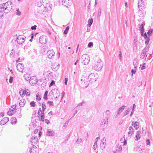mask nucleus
I'll return each instance as SVG.
<instances>
[{
  "label": "nucleus",
  "mask_w": 153,
  "mask_h": 153,
  "mask_svg": "<svg viewBox=\"0 0 153 153\" xmlns=\"http://www.w3.org/2000/svg\"><path fill=\"white\" fill-rule=\"evenodd\" d=\"M30 153H38L37 147L34 145H33L30 148Z\"/></svg>",
  "instance_id": "obj_13"
},
{
  "label": "nucleus",
  "mask_w": 153,
  "mask_h": 153,
  "mask_svg": "<svg viewBox=\"0 0 153 153\" xmlns=\"http://www.w3.org/2000/svg\"><path fill=\"white\" fill-rule=\"evenodd\" d=\"M36 2V6L38 7L41 6L43 3V0H37Z\"/></svg>",
  "instance_id": "obj_20"
},
{
  "label": "nucleus",
  "mask_w": 153,
  "mask_h": 153,
  "mask_svg": "<svg viewBox=\"0 0 153 153\" xmlns=\"http://www.w3.org/2000/svg\"><path fill=\"white\" fill-rule=\"evenodd\" d=\"M16 104L13 105L11 107V108H12L11 109H13L15 111V110L16 108Z\"/></svg>",
  "instance_id": "obj_61"
},
{
  "label": "nucleus",
  "mask_w": 153,
  "mask_h": 153,
  "mask_svg": "<svg viewBox=\"0 0 153 153\" xmlns=\"http://www.w3.org/2000/svg\"><path fill=\"white\" fill-rule=\"evenodd\" d=\"M3 11L0 10V18L2 19L3 17Z\"/></svg>",
  "instance_id": "obj_54"
},
{
  "label": "nucleus",
  "mask_w": 153,
  "mask_h": 153,
  "mask_svg": "<svg viewBox=\"0 0 153 153\" xmlns=\"http://www.w3.org/2000/svg\"><path fill=\"white\" fill-rule=\"evenodd\" d=\"M46 135L49 136H53L55 135V132L52 130L48 129L46 133Z\"/></svg>",
  "instance_id": "obj_15"
},
{
  "label": "nucleus",
  "mask_w": 153,
  "mask_h": 153,
  "mask_svg": "<svg viewBox=\"0 0 153 153\" xmlns=\"http://www.w3.org/2000/svg\"><path fill=\"white\" fill-rule=\"evenodd\" d=\"M17 111L15 112L16 116L18 118H20L22 117V115L21 113V110L20 108H19L16 109Z\"/></svg>",
  "instance_id": "obj_14"
},
{
  "label": "nucleus",
  "mask_w": 153,
  "mask_h": 153,
  "mask_svg": "<svg viewBox=\"0 0 153 153\" xmlns=\"http://www.w3.org/2000/svg\"><path fill=\"white\" fill-rule=\"evenodd\" d=\"M38 142V138L36 136L32 137L31 139V143L32 145H34L36 144Z\"/></svg>",
  "instance_id": "obj_11"
},
{
  "label": "nucleus",
  "mask_w": 153,
  "mask_h": 153,
  "mask_svg": "<svg viewBox=\"0 0 153 153\" xmlns=\"http://www.w3.org/2000/svg\"><path fill=\"white\" fill-rule=\"evenodd\" d=\"M36 99L38 100H40L41 99V96L38 94L36 95Z\"/></svg>",
  "instance_id": "obj_43"
},
{
  "label": "nucleus",
  "mask_w": 153,
  "mask_h": 153,
  "mask_svg": "<svg viewBox=\"0 0 153 153\" xmlns=\"http://www.w3.org/2000/svg\"><path fill=\"white\" fill-rule=\"evenodd\" d=\"M12 7V3L10 1L0 4V10L3 11L5 13H9Z\"/></svg>",
  "instance_id": "obj_1"
},
{
  "label": "nucleus",
  "mask_w": 153,
  "mask_h": 153,
  "mask_svg": "<svg viewBox=\"0 0 153 153\" xmlns=\"http://www.w3.org/2000/svg\"><path fill=\"white\" fill-rule=\"evenodd\" d=\"M145 54H143V53H141V54L140 55V58L141 59H143L145 57Z\"/></svg>",
  "instance_id": "obj_60"
},
{
  "label": "nucleus",
  "mask_w": 153,
  "mask_h": 153,
  "mask_svg": "<svg viewBox=\"0 0 153 153\" xmlns=\"http://www.w3.org/2000/svg\"><path fill=\"white\" fill-rule=\"evenodd\" d=\"M106 141V139L105 137H104L103 139H102V145H104V143Z\"/></svg>",
  "instance_id": "obj_62"
},
{
  "label": "nucleus",
  "mask_w": 153,
  "mask_h": 153,
  "mask_svg": "<svg viewBox=\"0 0 153 153\" xmlns=\"http://www.w3.org/2000/svg\"><path fill=\"white\" fill-rule=\"evenodd\" d=\"M83 81L84 82V83L86 85V86H85V88H86L87 87L89 83L88 82V81H85V79H84V80H83Z\"/></svg>",
  "instance_id": "obj_46"
},
{
  "label": "nucleus",
  "mask_w": 153,
  "mask_h": 153,
  "mask_svg": "<svg viewBox=\"0 0 153 153\" xmlns=\"http://www.w3.org/2000/svg\"><path fill=\"white\" fill-rule=\"evenodd\" d=\"M97 76V75H95L93 73L91 74L88 76V78L89 79V83H91L96 81Z\"/></svg>",
  "instance_id": "obj_4"
},
{
  "label": "nucleus",
  "mask_w": 153,
  "mask_h": 153,
  "mask_svg": "<svg viewBox=\"0 0 153 153\" xmlns=\"http://www.w3.org/2000/svg\"><path fill=\"white\" fill-rule=\"evenodd\" d=\"M9 121V118L8 117H5L4 118L0 121V124L1 125H3L5 124Z\"/></svg>",
  "instance_id": "obj_17"
},
{
  "label": "nucleus",
  "mask_w": 153,
  "mask_h": 153,
  "mask_svg": "<svg viewBox=\"0 0 153 153\" xmlns=\"http://www.w3.org/2000/svg\"><path fill=\"white\" fill-rule=\"evenodd\" d=\"M36 25L32 26L31 27V29L32 30H34L36 29Z\"/></svg>",
  "instance_id": "obj_63"
},
{
  "label": "nucleus",
  "mask_w": 153,
  "mask_h": 153,
  "mask_svg": "<svg viewBox=\"0 0 153 153\" xmlns=\"http://www.w3.org/2000/svg\"><path fill=\"white\" fill-rule=\"evenodd\" d=\"M136 69H132L131 70L132 75H133V74H134L136 72Z\"/></svg>",
  "instance_id": "obj_59"
},
{
  "label": "nucleus",
  "mask_w": 153,
  "mask_h": 153,
  "mask_svg": "<svg viewBox=\"0 0 153 153\" xmlns=\"http://www.w3.org/2000/svg\"><path fill=\"white\" fill-rule=\"evenodd\" d=\"M55 53L54 51L52 50L48 51L47 53V55L49 59H51L53 58L54 56Z\"/></svg>",
  "instance_id": "obj_8"
},
{
  "label": "nucleus",
  "mask_w": 153,
  "mask_h": 153,
  "mask_svg": "<svg viewBox=\"0 0 153 153\" xmlns=\"http://www.w3.org/2000/svg\"><path fill=\"white\" fill-rule=\"evenodd\" d=\"M132 126L135 128H136V129H137L138 128V127H136V126H138L139 123L137 122H134L133 121L132 123Z\"/></svg>",
  "instance_id": "obj_30"
},
{
  "label": "nucleus",
  "mask_w": 153,
  "mask_h": 153,
  "mask_svg": "<svg viewBox=\"0 0 153 153\" xmlns=\"http://www.w3.org/2000/svg\"><path fill=\"white\" fill-rule=\"evenodd\" d=\"M11 123L12 124H15L16 123L17 120L16 118L14 117H12L11 119Z\"/></svg>",
  "instance_id": "obj_27"
},
{
  "label": "nucleus",
  "mask_w": 153,
  "mask_h": 153,
  "mask_svg": "<svg viewBox=\"0 0 153 153\" xmlns=\"http://www.w3.org/2000/svg\"><path fill=\"white\" fill-rule=\"evenodd\" d=\"M30 84L31 85H34L37 83V79L36 76H33L30 78Z\"/></svg>",
  "instance_id": "obj_7"
},
{
  "label": "nucleus",
  "mask_w": 153,
  "mask_h": 153,
  "mask_svg": "<svg viewBox=\"0 0 153 153\" xmlns=\"http://www.w3.org/2000/svg\"><path fill=\"white\" fill-rule=\"evenodd\" d=\"M16 15L18 16L20 15L21 14V12L19 11V8H17L16 11Z\"/></svg>",
  "instance_id": "obj_41"
},
{
  "label": "nucleus",
  "mask_w": 153,
  "mask_h": 153,
  "mask_svg": "<svg viewBox=\"0 0 153 153\" xmlns=\"http://www.w3.org/2000/svg\"><path fill=\"white\" fill-rule=\"evenodd\" d=\"M46 31L47 33L51 35V30H49V29L47 28L46 29Z\"/></svg>",
  "instance_id": "obj_50"
},
{
  "label": "nucleus",
  "mask_w": 153,
  "mask_h": 153,
  "mask_svg": "<svg viewBox=\"0 0 153 153\" xmlns=\"http://www.w3.org/2000/svg\"><path fill=\"white\" fill-rule=\"evenodd\" d=\"M146 5L145 3L143 0H140L139 1L138 3V6L139 9L140 10L143 8L144 6Z\"/></svg>",
  "instance_id": "obj_9"
},
{
  "label": "nucleus",
  "mask_w": 153,
  "mask_h": 153,
  "mask_svg": "<svg viewBox=\"0 0 153 153\" xmlns=\"http://www.w3.org/2000/svg\"><path fill=\"white\" fill-rule=\"evenodd\" d=\"M131 109V108H128L127 109L125 112V113L124 114V115H123V116H125L126 115H127Z\"/></svg>",
  "instance_id": "obj_35"
},
{
  "label": "nucleus",
  "mask_w": 153,
  "mask_h": 153,
  "mask_svg": "<svg viewBox=\"0 0 153 153\" xmlns=\"http://www.w3.org/2000/svg\"><path fill=\"white\" fill-rule=\"evenodd\" d=\"M137 61L138 60L137 59H135L134 61L133 65L134 66V69H136L138 65Z\"/></svg>",
  "instance_id": "obj_28"
},
{
  "label": "nucleus",
  "mask_w": 153,
  "mask_h": 153,
  "mask_svg": "<svg viewBox=\"0 0 153 153\" xmlns=\"http://www.w3.org/2000/svg\"><path fill=\"white\" fill-rule=\"evenodd\" d=\"M47 104L49 105V106H53L54 105L53 102L52 101H48L47 102Z\"/></svg>",
  "instance_id": "obj_44"
},
{
  "label": "nucleus",
  "mask_w": 153,
  "mask_h": 153,
  "mask_svg": "<svg viewBox=\"0 0 153 153\" xmlns=\"http://www.w3.org/2000/svg\"><path fill=\"white\" fill-rule=\"evenodd\" d=\"M55 83V82L53 80H52L50 85V86H51L54 85Z\"/></svg>",
  "instance_id": "obj_56"
},
{
  "label": "nucleus",
  "mask_w": 153,
  "mask_h": 153,
  "mask_svg": "<svg viewBox=\"0 0 153 153\" xmlns=\"http://www.w3.org/2000/svg\"><path fill=\"white\" fill-rule=\"evenodd\" d=\"M103 62L101 59H99L94 64V69L97 71H100L102 68Z\"/></svg>",
  "instance_id": "obj_2"
},
{
  "label": "nucleus",
  "mask_w": 153,
  "mask_h": 153,
  "mask_svg": "<svg viewBox=\"0 0 153 153\" xmlns=\"http://www.w3.org/2000/svg\"><path fill=\"white\" fill-rule=\"evenodd\" d=\"M80 60L82 61V63L84 65L88 64L89 62V57L86 54H84L81 56Z\"/></svg>",
  "instance_id": "obj_3"
},
{
  "label": "nucleus",
  "mask_w": 153,
  "mask_h": 153,
  "mask_svg": "<svg viewBox=\"0 0 153 153\" xmlns=\"http://www.w3.org/2000/svg\"><path fill=\"white\" fill-rule=\"evenodd\" d=\"M9 109L10 110L8 111L7 112V114L8 115L11 116L15 114V112L14 111V110L13 109H11L10 108Z\"/></svg>",
  "instance_id": "obj_26"
},
{
  "label": "nucleus",
  "mask_w": 153,
  "mask_h": 153,
  "mask_svg": "<svg viewBox=\"0 0 153 153\" xmlns=\"http://www.w3.org/2000/svg\"><path fill=\"white\" fill-rule=\"evenodd\" d=\"M142 36H144V38L146 40L145 41V44L147 45L150 40V36H148L146 33H145Z\"/></svg>",
  "instance_id": "obj_16"
},
{
  "label": "nucleus",
  "mask_w": 153,
  "mask_h": 153,
  "mask_svg": "<svg viewBox=\"0 0 153 153\" xmlns=\"http://www.w3.org/2000/svg\"><path fill=\"white\" fill-rule=\"evenodd\" d=\"M48 91H46L45 92L44 94L43 98L45 100H46L48 99L47 97H48Z\"/></svg>",
  "instance_id": "obj_37"
},
{
  "label": "nucleus",
  "mask_w": 153,
  "mask_h": 153,
  "mask_svg": "<svg viewBox=\"0 0 153 153\" xmlns=\"http://www.w3.org/2000/svg\"><path fill=\"white\" fill-rule=\"evenodd\" d=\"M93 43L92 42H90L88 44V46L89 48L93 46Z\"/></svg>",
  "instance_id": "obj_49"
},
{
  "label": "nucleus",
  "mask_w": 153,
  "mask_h": 153,
  "mask_svg": "<svg viewBox=\"0 0 153 153\" xmlns=\"http://www.w3.org/2000/svg\"><path fill=\"white\" fill-rule=\"evenodd\" d=\"M153 31V29H150L148 30V31L147 32V34H148L149 36H150L152 34Z\"/></svg>",
  "instance_id": "obj_33"
},
{
  "label": "nucleus",
  "mask_w": 153,
  "mask_h": 153,
  "mask_svg": "<svg viewBox=\"0 0 153 153\" xmlns=\"http://www.w3.org/2000/svg\"><path fill=\"white\" fill-rule=\"evenodd\" d=\"M110 113H111V112L109 110H107L106 111L105 114L106 115H109L110 114Z\"/></svg>",
  "instance_id": "obj_52"
},
{
  "label": "nucleus",
  "mask_w": 153,
  "mask_h": 153,
  "mask_svg": "<svg viewBox=\"0 0 153 153\" xmlns=\"http://www.w3.org/2000/svg\"><path fill=\"white\" fill-rule=\"evenodd\" d=\"M26 102L25 100L22 99L20 100L19 103V105L20 107H23L25 104Z\"/></svg>",
  "instance_id": "obj_24"
},
{
  "label": "nucleus",
  "mask_w": 153,
  "mask_h": 153,
  "mask_svg": "<svg viewBox=\"0 0 153 153\" xmlns=\"http://www.w3.org/2000/svg\"><path fill=\"white\" fill-rule=\"evenodd\" d=\"M140 132L139 131H137V135L136 136V137L137 140H138L140 137Z\"/></svg>",
  "instance_id": "obj_29"
},
{
  "label": "nucleus",
  "mask_w": 153,
  "mask_h": 153,
  "mask_svg": "<svg viewBox=\"0 0 153 153\" xmlns=\"http://www.w3.org/2000/svg\"><path fill=\"white\" fill-rule=\"evenodd\" d=\"M82 141L81 138L80 137H78L76 141V143L78 144H80Z\"/></svg>",
  "instance_id": "obj_42"
},
{
  "label": "nucleus",
  "mask_w": 153,
  "mask_h": 153,
  "mask_svg": "<svg viewBox=\"0 0 153 153\" xmlns=\"http://www.w3.org/2000/svg\"><path fill=\"white\" fill-rule=\"evenodd\" d=\"M69 120H68L65 123V124L63 125V126L66 127L68 125V123L69 122Z\"/></svg>",
  "instance_id": "obj_53"
},
{
  "label": "nucleus",
  "mask_w": 153,
  "mask_h": 153,
  "mask_svg": "<svg viewBox=\"0 0 153 153\" xmlns=\"http://www.w3.org/2000/svg\"><path fill=\"white\" fill-rule=\"evenodd\" d=\"M25 36H23L20 35L17 38L16 41L18 44H22L25 41Z\"/></svg>",
  "instance_id": "obj_5"
},
{
  "label": "nucleus",
  "mask_w": 153,
  "mask_h": 153,
  "mask_svg": "<svg viewBox=\"0 0 153 153\" xmlns=\"http://www.w3.org/2000/svg\"><path fill=\"white\" fill-rule=\"evenodd\" d=\"M41 117V120L42 121H44V120L45 116H44V113L43 112H42L41 114L39 115Z\"/></svg>",
  "instance_id": "obj_32"
},
{
  "label": "nucleus",
  "mask_w": 153,
  "mask_h": 153,
  "mask_svg": "<svg viewBox=\"0 0 153 153\" xmlns=\"http://www.w3.org/2000/svg\"><path fill=\"white\" fill-rule=\"evenodd\" d=\"M42 110L41 108H40L39 109L38 114L39 115H40L42 113Z\"/></svg>",
  "instance_id": "obj_51"
},
{
  "label": "nucleus",
  "mask_w": 153,
  "mask_h": 153,
  "mask_svg": "<svg viewBox=\"0 0 153 153\" xmlns=\"http://www.w3.org/2000/svg\"><path fill=\"white\" fill-rule=\"evenodd\" d=\"M97 143L96 142H94V145L93 146V149H94L95 150L96 149L97 146Z\"/></svg>",
  "instance_id": "obj_48"
},
{
  "label": "nucleus",
  "mask_w": 153,
  "mask_h": 153,
  "mask_svg": "<svg viewBox=\"0 0 153 153\" xmlns=\"http://www.w3.org/2000/svg\"><path fill=\"white\" fill-rule=\"evenodd\" d=\"M52 68L53 69V70L54 71H56L59 68V64H55L54 65H53Z\"/></svg>",
  "instance_id": "obj_21"
},
{
  "label": "nucleus",
  "mask_w": 153,
  "mask_h": 153,
  "mask_svg": "<svg viewBox=\"0 0 153 153\" xmlns=\"http://www.w3.org/2000/svg\"><path fill=\"white\" fill-rule=\"evenodd\" d=\"M19 94L20 95V96L22 97H23L25 95V92L23 90H21L19 91Z\"/></svg>",
  "instance_id": "obj_38"
},
{
  "label": "nucleus",
  "mask_w": 153,
  "mask_h": 153,
  "mask_svg": "<svg viewBox=\"0 0 153 153\" xmlns=\"http://www.w3.org/2000/svg\"><path fill=\"white\" fill-rule=\"evenodd\" d=\"M144 25L143 24H142L139 27L141 36H143L144 34L143 33L144 31Z\"/></svg>",
  "instance_id": "obj_18"
},
{
  "label": "nucleus",
  "mask_w": 153,
  "mask_h": 153,
  "mask_svg": "<svg viewBox=\"0 0 153 153\" xmlns=\"http://www.w3.org/2000/svg\"><path fill=\"white\" fill-rule=\"evenodd\" d=\"M129 131L128 132V135L129 136H131L134 134V129L132 126H130L129 128Z\"/></svg>",
  "instance_id": "obj_22"
},
{
  "label": "nucleus",
  "mask_w": 153,
  "mask_h": 153,
  "mask_svg": "<svg viewBox=\"0 0 153 153\" xmlns=\"http://www.w3.org/2000/svg\"><path fill=\"white\" fill-rule=\"evenodd\" d=\"M54 91V92H56V93H57V91H58V90L57 89H54L52 91H51V92L49 94V95H50V94H51L52 93H53V92H52V91Z\"/></svg>",
  "instance_id": "obj_57"
},
{
  "label": "nucleus",
  "mask_w": 153,
  "mask_h": 153,
  "mask_svg": "<svg viewBox=\"0 0 153 153\" xmlns=\"http://www.w3.org/2000/svg\"><path fill=\"white\" fill-rule=\"evenodd\" d=\"M108 122V118L107 117H106L105 119V120H102L101 123L100 125L102 126H103L105 125Z\"/></svg>",
  "instance_id": "obj_23"
},
{
  "label": "nucleus",
  "mask_w": 153,
  "mask_h": 153,
  "mask_svg": "<svg viewBox=\"0 0 153 153\" xmlns=\"http://www.w3.org/2000/svg\"><path fill=\"white\" fill-rule=\"evenodd\" d=\"M16 68L19 71L22 72L23 71L24 68V67L22 63H19L17 65Z\"/></svg>",
  "instance_id": "obj_12"
},
{
  "label": "nucleus",
  "mask_w": 153,
  "mask_h": 153,
  "mask_svg": "<svg viewBox=\"0 0 153 153\" xmlns=\"http://www.w3.org/2000/svg\"><path fill=\"white\" fill-rule=\"evenodd\" d=\"M47 37L45 36H41L39 38V41L42 44H46L47 42Z\"/></svg>",
  "instance_id": "obj_6"
},
{
  "label": "nucleus",
  "mask_w": 153,
  "mask_h": 153,
  "mask_svg": "<svg viewBox=\"0 0 153 153\" xmlns=\"http://www.w3.org/2000/svg\"><path fill=\"white\" fill-rule=\"evenodd\" d=\"M93 22V19H89L88 21V26L91 27Z\"/></svg>",
  "instance_id": "obj_31"
},
{
  "label": "nucleus",
  "mask_w": 153,
  "mask_h": 153,
  "mask_svg": "<svg viewBox=\"0 0 153 153\" xmlns=\"http://www.w3.org/2000/svg\"><path fill=\"white\" fill-rule=\"evenodd\" d=\"M15 54V52L13 49H12L11 51V52L10 54V57L11 58L14 57V55Z\"/></svg>",
  "instance_id": "obj_40"
},
{
  "label": "nucleus",
  "mask_w": 153,
  "mask_h": 153,
  "mask_svg": "<svg viewBox=\"0 0 153 153\" xmlns=\"http://www.w3.org/2000/svg\"><path fill=\"white\" fill-rule=\"evenodd\" d=\"M69 27L68 26H67L65 28V31H64V33L65 34H67L68 33V31L69 30Z\"/></svg>",
  "instance_id": "obj_39"
},
{
  "label": "nucleus",
  "mask_w": 153,
  "mask_h": 153,
  "mask_svg": "<svg viewBox=\"0 0 153 153\" xmlns=\"http://www.w3.org/2000/svg\"><path fill=\"white\" fill-rule=\"evenodd\" d=\"M125 107L126 106L125 105H123L119 109L117 114V117L118 116V115L121 112L123 111Z\"/></svg>",
  "instance_id": "obj_19"
},
{
  "label": "nucleus",
  "mask_w": 153,
  "mask_h": 153,
  "mask_svg": "<svg viewBox=\"0 0 153 153\" xmlns=\"http://www.w3.org/2000/svg\"><path fill=\"white\" fill-rule=\"evenodd\" d=\"M25 94L26 96H29L30 95V92L28 89H26L24 91Z\"/></svg>",
  "instance_id": "obj_36"
},
{
  "label": "nucleus",
  "mask_w": 153,
  "mask_h": 153,
  "mask_svg": "<svg viewBox=\"0 0 153 153\" xmlns=\"http://www.w3.org/2000/svg\"><path fill=\"white\" fill-rule=\"evenodd\" d=\"M62 3L63 5L67 7H70L71 4V1L69 0H63Z\"/></svg>",
  "instance_id": "obj_10"
},
{
  "label": "nucleus",
  "mask_w": 153,
  "mask_h": 153,
  "mask_svg": "<svg viewBox=\"0 0 153 153\" xmlns=\"http://www.w3.org/2000/svg\"><path fill=\"white\" fill-rule=\"evenodd\" d=\"M24 78L26 81H30V78L31 77H30V74H24Z\"/></svg>",
  "instance_id": "obj_25"
},
{
  "label": "nucleus",
  "mask_w": 153,
  "mask_h": 153,
  "mask_svg": "<svg viewBox=\"0 0 153 153\" xmlns=\"http://www.w3.org/2000/svg\"><path fill=\"white\" fill-rule=\"evenodd\" d=\"M134 43L135 47H137V42L136 39H134Z\"/></svg>",
  "instance_id": "obj_55"
},
{
  "label": "nucleus",
  "mask_w": 153,
  "mask_h": 153,
  "mask_svg": "<svg viewBox=\"0 0 153 153\" xmlns=\"http://www.w3.org/2000/svg\"><path fill=\"white\" fill-rule=\"evenodd\" d=\"M13 78L12 76H10L9 79V82L10 83H12L13 82Z\"/></svg>",
  "instance_id": "obj_58"
},
{
  "label": "nucleus",
  "mask_w": 153,
  "mask_h": 153,
  "mask_svg": "<svg viewBox=\"0 0 153 153\" xmlns=\"http://www.w3.org/2000/svg\"><path fill=\"white\" fill-rule=\"evenodd\" d=\"M30 105L31 106L35 107L36 105V102L34 101H32L30 103Z\"/></svg>",
  "instance_id": "obj_47"
},
{
  "label": "nucleus",
  "mask_w": 153,
  "mask_h": 153,
  "mask_svg": "<svg viewBox=\"0 0 153 153\" xmlns=\"http://www.w3.org/2000/svg\"><path fill=\"white\" fill-rule=\"evenodd\" d=\"M42 112H44V111L46 109V106L45 105V103L44 102H43L42 103Z\"/></svg>",
  "instance_id": "obj_34"
},
{
  "label": "nucleus",
  "mask_w": 153,
  "mask_h": 153,
  "mask_svg": "<svg viewBox=\"0 0 153 153\" xmlns=\"http://www.w3.org/2000/svg\"><path fill=\"white\" fill-rule=\"evenodd\" d=\"M68 78H65V85H67V82H68Z\"/></svg>",
  "instance_id": "obj_64"
},
{
  "label": "nucleus",
  "mask_w": 153,
  "mask_h": 153,
  "mask_svg": "<svg viewBox=\"0 0 153 153\" xmlns=\"http://www.w3.org/2000/svg\"><path fill=\"white\" fill-rule=\"evenodd\" d=\"M149 56L150 54L149 53H148L146 54L145 58V60L146 61H147L148 60H149Z\"/></svg>",
  "instance_id": "obj_45"
}]
</instances>
